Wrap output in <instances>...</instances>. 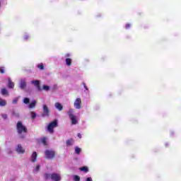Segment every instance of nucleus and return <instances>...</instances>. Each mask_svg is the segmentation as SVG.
I'll return each instance as SVG.
<instances>
[{
    "instance_id": "nucleus-1",
    "label": "nucleus",
    "mask_w": 181,
    "mask_h": 181,
    "mask_svg": "<svg viewBox=\"0 0 181 181\" xmlns=\"http://www.w3.org/2000/svg\"><path fill=\"white\" fill-rule=\"evenodd\" d=\"M67 114L69 117V119L71 121V124L72 125H77L78 124V117L74 115V110L69 109L67 112Z\"/></svg>"
},
{
    "instance_id": "nucleus-2",
    "label": "nucleus",
    "mask_w": 181,
    "mask_h": 181,
    "mask_svg": "<svg viewBox=\"0 0 181 181\" xmlns=\"http://www.w3.org/2000/svg\"><path fill=\"white\" fill-rule=\"evenodd\" d=\"M16 128H17V132L18 135H20L21 138H23V135H25V134H26L28 131V129H26V127H25V125L22 124V122H18Z\"/></svg>"
},
{
    "instance_id": "nucleus-3",
    "label": "nucleus",
    "mask_w": 181,
    "mask_h": 181,
    "mask_svg": "<svg viewBox=\"0 0 181 181\" xmlns=\"http://www.w3.org/2000/svg\"><path fill=\"white\" fill-rule=\"evenodd\" d=\"M45 179H51V180L53 181H60L62 180V177H60V175L53 173V174H45Z\"/></svg>"
},
{
    "instance_id": "nucleus-4",
    "label": "nucleus",
    "mask_w": 181,
    "mask_h": 181,
    "mask_svg": "<svg viewBox=\"0 0 181 181\" xmlns=\"http://www.w3.org/2000/svg\"><path fill=\"white\" fill-rule=\"evenodd\" d=\"M57 127V120H54L49 123L47 126V131L49 132V134H53L54 132V128Z\"/></svg>"
},
{
    "instance_id": "nucleus-5",
    "label": "nucleus",
    "mask_w": 181,
    "mask_h": 181,
    "mask_svg": "<svg viewBox=\"0 0 181 181\" xmlns=\"http://www.w3.org/2000/svg\"><path fill=\"white\" fill-rule=\"evenodd\" d=\"M45 153L47 159H53L54 158L55 153L53 150H47Z\"/></svg>"
},
{
    "instance_id": "nucleus-6",
    "label": "nucleus",
    "mask_w": 181,
    "mask_h": 181,
    "mask_svg": "<svg viewBox=\"0 0 181 181\" xmlns=\"http://www.w3.org/2000/svg\"><path fill=\"white\" fill-rule=\"evenodd\" d=\"M74 107L76 110H81V98H78L75 100Z\"/></svg>"
},
{
    "instance_id": "nucleus-7",
    "label": "nucleus",
    "mask_w": 181,
    "mask_h": 181,
    "mask_svg": "<svg viewBox=\"0 0 181 181\" xmlns=\"http://www.w3.org/2000/svg\"><path fill=\"white\" fill-rule=\"evenodd\" d=\"M42 110H43L42 117H49V114L50 112V110H49V107H47V105L44 104L42 105Z\"/></svg>"
},
{
    "instance_id": "nucleus-8",
    "label": "nucleus",
    "mask_w": 181,
    "mask_h": 181,
    "mask_svg": "<svg viewBox=\"0 0 181 181\" xmlns=\"http://www.w3.org/2000/svg\"><path fill=\"white\" fill-rule=\"evenodd\" d=\"M30 162H32L33 163H36V161L37 160V153H36V151H34L32 154L30 158Z\"/></svg>"
},
{
    "instance_id": "nucleus-9",
    "label": "nucleus",
    "mask_w": 181,
    "mask_h": 181,
    "mask_svg": "<svg viewBox=\"0 0 181 181\" xmlns=\"http://www.w3.org/2000/svg\"><path fill=\"white\" fill-rule=\"evenodd\" d=\"M16 151L18 153H21L23 154L25 153V148H23V147L22 146V145L18 144L16 147Z\"/></svg>"
},
{
    "instance_id": "nucleus-10",
    "label": "nucleus",
    "mask_w": 181,
    "mask_h": 181,
    "mask_svg": "<svg viewBox=\"0 0 181 181\" xmlns=\"http://www.w3.org/2000/svg\"><path fill=\"white\" fill-rule=\"evenodd\" d=\"M30 83L31 84L37 87L38 90H40V81L39 80L31 81Z\"/></svg>"
},
{
    "instance_id": "nucleus-11",
    "label": "nucleus",
    "mask_w": 181,
    "mask_h": 181,
    "mask_svg": "<svg viewBox=\"0 0 181 181\" xmlns=\"http://www.w3.org/2000/svg\"><path fill=\"white\" fill-rule=\"evenodd\" d=\"M20 88L21 90H25V88H26V81H25V79L21 80Z\"/></svg>"
},
{
    "instance_id": "nucleus-12",
    "label": "nucleus",
    "mask_w": 181,
    "mask_h": 181,
    "mask_svg": "<svg viewBox=\"0 0 181 181\" xmlns=\"http://www.w3.org/2000/svg\"><path fill=\"white\" fill-rule=\"evenodd\" d=\"M8 87L9 88H13L15 87V83L11 80V78H8Z\"/></svg>"
},
{
    "instance_id": "nucleus-13",
    "label": "nucleus",
    "mask_w": 181,
    "mask_h": 181,
    "mask_svg": "<svg viewBox=\"0 0 181 181\" xmlns=\"http://www.w3.org/2000/svg\"><path fill=\"white\" fill-rule=\"evenodd\" d=\"M54 106L55 108H57V110H58L59 111L63 110V105L60 103H56Z\"/></svg>"
},
{
    "instance_id": "nucleus-14",
    "label": "nucleus",
    "mask_w": 181,
    "mask_h": 181,
    "mask_svg": "<svg viewBox=\"0 0 181 181\" xmlns=\"http://www.w3.org/2000/svg\"><path fill=\"white\" fill-rule=\"evenodd\" d=\"M6 105V100L0 98V107H5Z\"/></svg>"
},
{
    "instance_id": "nucleus-15",
    "label": "nucleus",
    "mask_w": 181,
    "mask_h": 181,
    "mask_svg": "<svg viewBox=\"0 0 181 181\" xmlns=\"http://www.w3.org/2000/svg\"><path fill=\"white\" fill-rule=\"evenodd\" d=\"M65 63H66V66H68V67H70V66H71V59L66 58Z\"/></svg>"
},
{
    "instance_id": "nucleus-16",
    "label": "nucleus",
    "mask_w": 181,
    "mask_h": 181,
    "mask_svg": "<svg viewBox=\"0 0 181 181\" xmlns=\"http://www.w3.org/2000/svg\"><path fill=\"white\" fill-rule=\"evenodd\" d=\"M1 94L2 95H9V92H8V90L6 88L1 89Z\"/></svg>"
},
{
    "instance_id": "nucleus-17",
    "label": "nucleus",
    "mask_w": 181,
    "mask_h": 181,
    "mask_svg": "<svg viewBox=\"0 0 181 181\" xmlns=\"http://www.w3.org/2000/svg\"><path fill=\"white\" fill-rule=\"evenodd\" d=\"M73 144H74V141H73V139H69L66 141V146H71V145H73Z\"/></svg>"
},
{
    "instance_id": "nucleus-18",
    "label": "nucleus",
    "mask_w": 181,
    "mask_h": 181,
    "mask_svg": "<svg viewBox=\"0 0 181 181\" xmlns=\"http://www.w3.org/2000/svg\"><path fill=\"white\" fill-rule=\"evenodd\" d=\"M30 39V35H29V34H25L23 36V40H25V42H28V40Z\"/></svg>"
},
{
    "instance_id": "nucleus-19",
    "label": "nucleus",
    "mask_w": 181,
    "mask_h": 181,
    "mask_svg": "<svg viewBox=\"0 0 181 181\" xmlns=\"http://www.w3.org/2000/svg\"><path fill=\"white\" fill-rule=\"evenodd\" d=\"M41 142L43 144V145H47V137L41 139Z\"/></svg>"
},
{
    "instance_id": "nucleus-20",
    "label": "nucleus",
    "mask_w": 181,
    "mask_h": 181,
    "mask_svg": "<svg viewBox=\"0 0 181 181\" xmlns=\"http://www.w3.org/2000/svg\"><path fill=\"white\" fill-rule=\"evenodd\" d=\"M35 107H36V102L35 100H34L33 102H32L30 105L28 106V108H35Z\"/></svg>"
},
{
    "instance_id": "nucleus-21",
    "label": "nucleus",
    "mask_w": 181,
    "mask_h": 181,
    "mask_svg": "<svg viewBox=\"0 0 181 181\" xmlns=\"http://www.w3.org/2000/svg\"><path fill=\"white\" fill-rule=\"evenodd\" d=\"M40 164H38V165H37L35 168H34V172L35 173H37V172H39V170H40Z\"/></svg>"
},
{
    "instance_id": "nucleus-22",
    "label": "nucleus",
    "mask_w": 181,
    "mask_h": 181,
    "mask_svg": "<svg viewBox=\"0 0 181 181\" xmlns=\"http://www.w3.org/2000/svg\"><path fill=\"white\" fill-rule=\"evenodd\" d=\"M81 152V148H78V147H75V153H76L77 155H80V153Z\"/></svg>"
},
{
    "instance_id": "nucleus-23",
    "label": "nucleus",
    "mask_w": 181,
    "mask_h": 181,
    "mask_svg": "<svg viewBox=\"0 0 181 181\" xmlns=\"http://www.w3.org/2000/svg\"><path fill=\"white\" fill-rule=\"evenodd\" d=\"M79 170H81V172H85V173H87V172H88V168L87 167H82L79 168Z\"/></svg>"
},
{
    "instance_id": "nucleus-24",
    "label": "nucleus",
    "mask_w": 181,
    "mask_h": 181,
    "mask_svg": "<svg viewBox=\"0 0 181 181\" xmlns=\"http://www.w3.org/2000/svg\"><path fill=\"white\" fill-rule=\"evenodd\" d=\"M42 88H43V90H45V91H49V90H50V87L49 86H46V85H44Z\"/></svg>"
},
{
    "instance_id": "nucleus-25",
    "label": "nucleus",
    "mask_w": 181,
    "mask_h": 181,
    "mask_svg": "<svg viewBox=\"0 0 181 181\" xmlns=\"http://www.w3.org/2000/svg\"><path fill=\"white\" fill-rule=\"evenodd\" d=\"M37 67L40 69V70H43L45 69V66L43 65V64H39L37 65Z\"/></svg>"
},
{
    "instance_id": "nucleus-26",
    "label": "nucleus",
    "mask_w": 181,
    "mask_h": 181,
    "mask_svg": "<svg viewBox=\"0 0 181 181\" xmlns=\"http://www.w3.org/2000/svg\"><path fill=\"white\" fill-rule=\"evenodd\" d=\"M74 181H80V176H78V175H74Z\"/></svg>"
},
{
    "instance_id": "nucleus-27",
    "label": "nucleus",
    "mask_w": 181,
    "mask_h": 181,
    "mask_svg": "<svg viewBox=\"0 0 181 181\" xmlns=\"http://www.w3.org/2000/svg\"><path fill=\"white\" fill-rule=\"evenodd\" d=\"M23 103H24V104H29V103H30L29 98H25L23 100Z\"/></svg>"
},
{
    "instance_id": "nucleus-28",
    "label": "nucleus",
    "mask_w": 181,
    "mask_h": 181,
    "mask_svg": "<svg viewBox=\"0 0 181 181\" xmlns=\"http://www.w3.org/2000/svg\"><path fill=\"white\" fill-rule=\"evenodd\" d=\"M18 100H19V99H18V98H14V99L13 100V101H12V103H13V104H18Z\"/></svg>"
},
{
    "instance_id": "nucleus-29",
    "label": "nucleus",
    "mask_w": 181,
    "mask_h": 181,
    "mask_svg": "<svg viewBox=\"0 0 181 181\" xmlns=\"http://www.w3.org/2000/svg\"><path fill=\"white\" fill-rule=\"evenodd\" d=\"M30 114H31V117H32V118H33V119H34V118H36V112H31Z\"/></svg>"
},
{
    "instance_id": "nucleus-30",
    "label": "nucleus",
    "mask_w": 181,
    "mask_h": 181,
    "mask_svg": "<svg viewBox=\"0 0 181 181\" xmlns=\"http://www.w3.org/2000/svg\"><path fill=\"white\" fill-rule=\"evenodd\" d=\"M0 73H1V74H4V73H5V68L1 67L0 68Z\"/></svg>"
},
{
    "instance_id": "nucleus-31",
    "label": "nucleus",
    "mask_w": 181,
    "mask_h": 181,
    "mask_svg": "<svg viewBox=\"0 0 181 181\" xmlns=\"http://www.w3.org/2000/svg\"><path fill=\"white\" fill-rule=\"evenodd\" d=\"M65 57H66V59H69V57H71V54H70V53L66 54Z\"/></svg>"
},
{
    "instance_id": "nucleus-32",
    "label": "nucleus",
    "mask_w": 181,
    "mask_h": 181,
    "mask_svg": "<svg viewBox=\"0 0 181 181\" xmlns=\"http://www.w3.org/2000/svg\"><path fill=\"white\" fill-rule=\"evenodd\" d=\"M1 117L4 119H6L8 118V115L6 114L2 115Z\"/></svg>"
},
{
    "instance_id": "nucleus-33",
    "label": "nucleus",
    "mask_w": 181,
    "mask_h": 181,
    "mask_svg": "<svg viewBox=\"0 0 181 181\" xmlns=\"http://www.w3.org/2000/svg\"><path fill=\"white\" fill-rule=\"evenodd\" d=\"M85 181H93V178L91 177H87Z\"/></svg>"
},
{
    "instance_id": "nucleus-34",
    "label": "nucleus",
    "mask_w": 181,
    "mask_h": 181,
    "mask_svg": "<svg viewBox=\"0 0 181 181\" xmlns=\"http://www.w3.org/2000/svg\"><path fill=\"white\" fill-rule=\"evenodd\" d=\"M125 28H126L127 29H129V28H131V24H129V23L126 24Z\"/></svg>"
},
{
    "instance_id": "nucleus-35",
    "label": "nucleus",
    "mask_w": 181,
    "mask_h": 181,
    "mask_svg": "<svg viewBox=\"0 0 181 181\" xmlns=\"http://www.w3.org/2000/svg\"><path fill=\"white\" fill-rule=\"evenodd\" d=\"M83 87L86 91H88V88H87V86H86V83H83Z\"/></svg>"
},
{
    "instance_id": "nucleus-36",
    "label": "nucleus",
    "mask_w": 181,
    "mask_h": 181,
    "mask_svg": "<svg viewBox=\"0 0 181 181\" xmlns=\"http://www.w3.org/2000/svg\"><path fill=\"white\" fill-rule=\"evenodd\" d=\"M77 136H78V138H80V139H81V134L78 133V135H77Z\"/></svg>"
}]
</instances>
